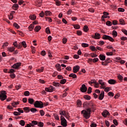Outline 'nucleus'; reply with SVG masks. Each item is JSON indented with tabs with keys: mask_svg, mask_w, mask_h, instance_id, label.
<instances>
[{
	"mask_svg": "<svg viewBox=\"0 0 127 127\" xmlns=\"http://www.w3.org/2000/svg\"><path fill=\"white\" fill-rule=\"evenodd\" d=\"M83 105V107H88L85 110H83L81 111V114H83L84 118L87 120L91 116V112H95L96 111V105L92 102L89 103L84 102Z\"/></svg>",
	"mask_w": 127,
	"mask_h": 127,
	"instance_id": "1",
	"label": "nucleus"
},
{
	"mask_svg": "<svg viewBox=\"0 0 127 127\" xmlns=\"http://www.w3.org/2000/svg\"><path fill=\"white\" fill-rule=\"evenodd\" d=\"M7 98L6 91L4 90L1 91L0 92V100L1 101H4Z\"/></svg>",
	"mask_w": 127,
	"mask_h": 127,
	"instance_id": "2",
	"label": "nucleus"
},
{
	"mask_svg": "<svg viewBox=\"0 0 127 127\" xmlns=\"http://www.w3.org/2000/svg\"><path fill=\"white\" fill-rule=\"evenodd\" d=\"M34 106L35 108H40V109H42L43 108V102L41 101H36L34 104Z\"/></svg>",
	"mask_w": 127,
	"mask_h": 127,
	"instance_id": "3",
	"label": "nucleus"
},
{
	"mask_svg": "<svg viewBox=\"0 0 127 127\" xmlns=\"http://www.w3.org/2000/svg\"><path fill=\"white\" fill-rule=\"evenodd\" d=\"M102 39H104L105 40H109V41H111V42H114V41H115L114 38L107 35H104L102 37Z\"/></svg>",
	"mask_w": 127,
	"mask_h": 127,
	"instance_id": "4",
	"label": "nucleus"
},
{
	"mask_svg": "<svg viewBox=\"0 0 127 127\" xmlns=\"http://www.w3.org/2000/svg\"><path fill=\"white\" fill-rule=\"evenodd\" d=\"M61 124L63 127H66L67 126V121H66V119H65V118L62 116L61 117Z\"/></svg>",
	"mask_w": 127,
	"mask_h": 127,
	"instance_id": "5",
	"label": "nucleus"
},
{
	"mask_svg": "<svg viewBox=\"0 0 127 127\" xmlns=\"http://www.w3.org/2000/svg\"><path fill=\"white\" fill-rule=\"evenodd\" d=\"M80 90L82 93H86L87 90V87H86V85L82 84L80 88Z\"/></svg>",
	"mask_w": 127,
	"mask_h": 127,
	"instance_id": "6",
	"label": "nucleus"
},
{
	"mask_svg": "<svg viewBox=\"0 0 127 127\" xmlns=\"http://www.w3.org/2000/svg\"><path fill=\"white\" fill-rule=\"evenodd\" d=\"M55 90V88L54 87H53V86H52L51 85H50L49 88L48 87H46L45 88V91L46 92H49V93L52 92Z\"/></svg>",
	"mask_w": 127,
	"mask_h": 127,
	"instance_id": "7",
	"label": "nucleus"
},
{
	"mask_svg": "<svg viewBox=\"0 0 127 127\" xmlns=\"http://www.w3.org/2000/svg\"><path fill=\"white\" fill-rule=\"evenodd\" d=\"M21 65V63H17L15 64H14L12 67L13 68V69H18L19 67Z\"/></svg>",
	"mask_w": 127,
	"mask_h": 127,
	"instance_id": "8",
	"label": "nucleus"
},
{
	"mask_svg": "<svg viewBox=\"0 0 127 127\" xmlns=\"http://www.w3.org/2000/svg\"><path fill=\"white\" fill-rule=\"evenodd\" d=\"M92 37L94 39H100L101 38V34L99 33H95V35H92Z\"/></svg>",
	"mask_w": 127,
	"mask_h": 127,
	"instance_id": "9",
	"label": "nucleus"
},
{
	"mask_svg": "<svg viewBox=\"0 0 127 127\" xmlns=\"http://www.w3.org/2000/svg\"><path fill=\"white\" fill-rule=\"evenodd\" d=\"M79 70H80V66L79 65H75L73 68V73H77V72H79Z\"/></svg>",
	"mask_w": 127,
	"mask_h": 127,
	"instance_id": "10",
	"label": "nucleus"
},
{
	"mask_svg": "<svg viewBox=\"0 0 127 127\" xmlns=\"http://www.w3.org/2000/svg\"><path fill=\"white\" fill-rule=\"evenodd\" d=\"M102 115L103 116V117H104V118H107V117H108V116L110 115V113L108 112V111L107 110H105L102 113Z\"/></svg>",
	"mask_w": 127,
	"mask_h": 127,
	"instance_id": "11",
	"label": "nucleus"
},
{
	"mask_svg": "<svg viewBox=\"0 0 127 127\" xmlns=\"http://www.w3.org/2000/svg\"><path fill=\"white\" fill-rule=\"evenodd\" d=\"M98 84H100L101 85V89H105L106 88V86H105V82H103L102 80H99L98 81Z\"/></svg>",
	"mask_w": 127,
	"mask_h": 127,
	"instance_id": "12",
	"label": "nucleus"
},
{
	"mask_svg": "<svg viewBox=\"0 0 127 127\" xmlns=\"http://www.w3.org/2000/svg\"><path fill=\"white\" fill-rule=\"evenodd\" d=\"M104 97H105V92H104V91H102L99 95V99L101 100H103V99H104Z\"/></svg>",
	"mask_w": 127,
	"mask_h": 127,
	"instance_id": "13",
	"label": "nucleus"
},
{
	"mask_svg": "<svg viewBox=\"0 0 127 127\" xmlns=\"http://www.w3.org/2000/svg\"><path fill=\"white\" fill-rule=\"evenodd\" d=\"M116 82L115 79H110L108 80V83L110 84V85H114V84H116Z\"/></svg>",
	"mask_w": 127,
	"mask_h": 127,
	"instance_id": "14",
	"label": "nucleus"
},
{
	"mask_svg": "<svg viewBox=\"0 0 127 127\" xmlns=\"http://www.w3.org/2000/svg\"><path fill=\"white\" fill-rule=\"evenodd\" d=\"M99 59L100 60H101V61H105L106 60V56L103 54H100L99 55Z\"/></svg>",
	"mask_w": 127,
	"mask_h": 127,
	"instance_id": "15",
	"label": "nucleus"
},
{
	"mask_svg": "<svg viewBox=\"0 0 127 127\" xmlns=\"http://www.w3.org/2000/svg\"><path fill=\"white\" fill-rule=\"evenodd\" d=\"M19 6H18V4H13L12 6V8H13L14 10H17V9H18Z\"/></svg>",
	"mask_w": 127,
	"mask_h": 127,
	"instance_id": "16",
	"label": "nucleus"
},
{
	"mask_svg": "<svg viewBox=\"0 0 127 127\" xmlns=\"http://www.w3.org/2000/svg\"><path fill=\"white\" fill-rule=\"evenodd\" d=\"M15 49V48H14V47H8L7 51H8L9 52H13Z\"/></svg>",
	"mask_w": 127,
	"mask_h": 127,
	"instance_id": "17",
	"label": "nucleus"
},
{
	"mask_svg": "<svg viewBox=\"0 0 127 127\" xmlns=\"http://www.w3.org/2000/svg\"><path fill=\"white\" fill-rule=\"evenodd\" d=\"M40 29H41V26L38 25L35 27L34 31L36 32H38V31H39V30H40Z\"/></svg>",
	"mask_w": 127,
	"mask_h": 127,
	"instance_id": "18",
	"label": "nucleus"
},
{
	"mask_svg": "<svg viewBox=\"0 0 127 127\" xmlns=\"http://www.w3.org/2000/svg\"><path fill=\"white\" fill-rule=\"evenodd\" d=\"M52 14V12H50V11L47 10L45 12V15L46 16H50Z\"/></svg>",
	"mask_w": 127,
	"mask_h": 127,
	"instance_id": "19",
	"label": "nucleus"
},
{
	"mask_svg": "<svg viewBox=\"0 0 127 127\" xmlns=\"http://www.w3.org/2000/svg\"><path fill=\"white\" fill-rule=\"evenodd\" d=\"M29 18L31 19V20H35V19H36V16L35 15H30Z\"/></svg>",
	"mask_w": 127,
	"mask_h": 127,
	"instance_id": "20",
	"label": "nucleus"
},
{
	"mask_svg": "<svg viewBox=\"0 0 127 127\" xmlns=\"http://www.w3.org/2000/svg\"><path fill=\"white\" fill-rule=\"evenodd\" d=\"M69 77H72V79H76V78H77V75L75 74L71 73L69 75Z\"/></svg>",
	"mask_w": 127,
	"mask_h": 127,
	"instance_id": "21",
	"label": "nucleus"
},
{
	"mask_svg": "<svg viewBox=\"0 0 127 127\" xmlns=\"http://www.w3.org/2000/svg\"><path fill=\"white\" fill-rule=\"evenodd\" d=\"M28 103L30 104V105H33V103H34V99L32 98H29L28 99Z\"/></svg>",
	"mask_w": 127,
	"mask_h": 127,
	"instance_id": "22",
	"label": "nucleus"
},
{
	"mask_svg": "<svg viewBox=\"0 0 127 127\" xmlns=\"http://www.w3.org/2000/svg\"><path fill=\"white\" fill-rule=\"evenodd\" d=\"M53 86H55V87H60V86H61V84H60V83L55 82H53Z\"/></svg>",
	"mask_w": 127,
	"mask_h": 127,
	"instance_id": "23",
	"label": "nucleus"
},
{
	"mask_svg": "<svg viewBox=\"0 0 127 127\" xmlns=\"http://www.w3.org/2000/svg\"><path fill=\"white\" fill-rule=\"evenodd\" d=\"M120 21V24H121L122 25H125L126 24V22H125V20L123 19H120L119 20Z\"/></svg>",
	"mask_w": 127,
	"mask_h": 127,
	"instance_id": "24",
	"label": "nucleus"
},
{
	"mask_svg": "<svg viewBox=\"0 0 127 127\" xmlns=\"http://www.w3.org/2000/svg\"><path fill=\"white\" fill-rule=\"evenodd\" d=\"M88 30H89L88 26L85 25L83 27V31H84V32H88Z\"/></svg>",
	"mask_w": 127,
	"mask_h": 127,
	"instance_id": "25",
	"label": "nucleus"
},
{
	"mask_svg": "<svg viewBox=\"0 0 127 127\" xmlns=\"http://www.w3.org/2000/svg\"><path fill=\"white\" fill-rule=\"evenodd\" d=\"M33 28H34V25L32 24H31L28 27L29 30L30 31H31V30H32V29H33Z\"/></svg>",
	"mask_w": 127,
	"mask_h": 127,
	"instance_id": "26",
	"label": "nucleus"
},
{
	"mask_svg": "<svg viewBox=\"0 0 127 127\" xmlns=\"http://www.w3.org/2000/svg\"><path fill=\"white\" fill-rule=\"evenodd\" d=\"M84 99H85V100H91V97L90 96L85 95L83 96Z\"/></svg>",
	"mask_w": 127,
	"mask_h": 127,
	"instance_id": "27",
	"label": "nucleus"
},
{
	"mask_svg": "<svg viewBox=\"0 0 127 127\" xmlns=\"http://www.w3.org/2000/svg\"><path fill=\"white\" fill-rule=\"evenodd\" d=\"M56 67L58 71H61V65H60V64H57L56 65Z\"/></svg>",
	"mask_w": 127,
	"mask_h": 127,
	"instance_id": "28",
	"label": "nucleus"
},
{
	"mask_svg": "<svg viewBox=\"0 0 127 127\" xmlns=\"http://www.w3.org/2000/svg\"><path fill=\"white\" fill-rule=\"evenodd\" d=\"M43 70H44V67L42 66L41 69H36V71L39 72V73H41V72H43Z\"/></svg>",
	"mask_w": 127,
	"mask_h": 127,
	"instance_id": "29",
	"label": "nucleus"
},
{
	"mask_svg": "<svg viewBox=\"0 0 127 127\" xmlns=\"http://www.w3.org/2000/svg\"><path fill=\"white\" fill-rule=\"evenodd\" d=\"M112 35L114 37H117V36H118V32L116 31H113L112 32Z\"/></svg>",
	"mask_w": 127,
	"mask_h": 127,
	"instance_id": "30",
	"label": "nucleus"
},
{
	"mask_svg": "<svg viewBox=\"0 0 127 127\" xmlns=\"http://www.w3.org/2000/svg\"><path fill=\"white\" fill-rule=\"evenodd\" d=\"M46 33H47V34H50V33H51V32L50 31V29L49 28V27L46 28Z\"/></svg>",
	"mask_w": 127,
	"mask_h": 127,
	"instance_id": "31",
	"label": "nucleus"
},
{
	"mask_svg": "<svg viewBox=\"0 0 127 127\" xmlns=\"http://www.w3.org/2000/svg\"><path fill=\"white\" fill-rule=\"evenodd\" d=\"M66 113V112H65V111H62V110L60 111V115H61L62 116H65Z\"/></svg>",
	"mask_w": 127,
	"mask_h": 127,
	"instance_id": "32",
	"label": "nucleus"
},
{
	"mask_svg": "<svg viewBox=\"0 0 127 127\" xmlns=\"http://www.w3.org/2000/svg\"><path fill=\"white\" fill-rule=\"evenodd\" d=\"M24 95L26 97H28V96H29V95H30V92H29V91H26L24 92Z\"/></svg>",
	"mask_w": 127,
	"mask_h": 127,
	"instance_id": "33",
	"label": "nucleus"
},
{
	"mask_svg": "<svg viewBox=\"0 0 127 127\" xmlns=\"http://www.w3.org/2000/svg\"><path fill=\"white\" fill-rule=\"evenodd\" d=\"M66 80L65 79H63L61 80L60 81V84H62V85H64V84H65L66 82Z\"/></svg>",
	"mask_w": 127,
	"mask_h": 127,
	"instance_id": "34",
	"label": "nucleus"
},
{
	"mask_svg": "<svg viewBox=\"0 0 127 127\" xmlns=\"http://www.w3.org/2000/svg\"><path fill=\"white\" fill-rule=\"evenodd\" d=\"M64 117L66 118L67 120H69L70 119V116L69 115V113L68 112H66L65 114L64 115Z\"/></svg>",
	"mask_w": 127,
	"mask_h": 127,
	"instance_id": "35",
	"label": "nucleus"
},
{
	"mask_svg": "<svg viewBox=\"0 0 127 127\" xmlns=\"http://www.w3.org/2000/svg\"><path fill=\"white\" fill-rule=\"evenodd\" d=\"M106 25H107L108 26H112V25L113 24L112 23V22L110 21H107L106 23Z\"/></svg>",
	"mask_w": 127,
	"mask_h": 127,
	"instance_id": "36",
	"label": "nucleus"
},
{
	"mask_svg": "<svg viewBox=\"0 0 127 127\" xmlns=\"http://www.w3.org/2000/svg\"><path fill=\"white\" fill-rule=\"evenodd\" d=\"M90 49L92 50V51H97V49H96V47L95 46H92L90 47Z\"/></svg>",
	"mask_w": 127,
	"mask_h": 127,
	"instance_id": "37",
	"label": "nucleus"
},
{
	"mask_svg": "<svg viewBox=\"0 0 127 127\" xmlns=\"http://www.w3.org/2000/svg\"><path fill=\"white\" fill-rule=\"evenodd\" d=\"M81 46L84 48L89 47V44H88L87 43H82Z\"/></svg>",
	"mask_w": 127,
	"mask_h": 127,
	"instance_id": "38",
	"label": "nucleus"
},
{
	"mask_svg": "<svg viewBox=\"0 0 127 127\" xmlns=\"http://www.w3.org/2000/svg\"><path fill=\"white\" fill-rule=\"evenodd\" d=\"M20 125L21 126H22V127H24L25 125V122H24V121L23 120H21L20 121Z\"/></svg>",
	"mask_w": 127,
	"mask_h": 127,
	"instance_id": "39",
	"label": "nucleus"
},
{
	"mask_svg": "<svg viewBox=\"0 0 127 127\" xmlns=\"http://www.w3.org/2000/svg\"><path fill=\"white\" fill-rule=\"evenodd\" d=\"M22 46H23L24 48H26L27 47V45H26V42H25V41H23L22 42Z\"/></svg>",
	"mask_w": 127,
	"mask_h": 127,
	"instance_id": "40",
	"label": "nucleus"
},
{
	"mask_svg": "<svg viewBox=\"0 0 127 127\" xmlns=\"http://www.w3.org/2000/svg\"><path fill=\"white\" fill-rule=\"evenodd\" d=\"M46 20H47V21H49V22H52V18H51V17H46Z\"/></svg>",
	"mask_w": 127,
	"mask_h": 127,
	"instance_id": "41",
	"label": "nucleus"
},
{
	"mask_svg": "<svg viewBox=\"0 0 127 127\" xmlns=\"http://www.w3.org/2000/svg\"><path fill=\"white\" fill-rule=\"evenodd\" d=\"M13 26H14V27H15V28H17V29H18V28H19V25H18V24L16 23H13Z\"/></svg>",
	"mask_w": 127,
	"mask_h": 127,
	"instance_id": "42",
	"label": "nucleus"
},
{
	"mask_svg": "<svg viewBox=\"0 0 127 127\" xmlns=\"http://www.w3.org/2000/svg\"><path fill=\"white\" fill-rule=\"evenodd\" d=\"M54 117L55 119H56V120H57V121H59V116H58V115L55 114H54Z\"/></svg>",
	"mask_w": 127,
	"mask_h": 127,
	"instance_id": "43",
	"label": "nucleus"
},
{
	"mask_svg": "<svg viewBox=\"0 0 127 127\" xmlns=\"http://www.w3.org/2000/svg\"><path fill=\"white\" fill-rule=\"evenodd\" d=\"M44 126V124H43V123L42 122H39L38 124V127H43Z\"/></svg>",
	"mask_w": 127,
	"mask_h": 127,
	"instance_id": "44",
	"label": "nucleus"
},
{
	"mask_svg": "<svg viewBox=\"0 0 127 127\" xmlns=\"http://www.w3.org/2000/svg\"><path fill=\"white\" fill-rule=\"evenodd\" d=\"M95 83H96V80H91V81L88 82V84H89V85H92V84H95Z\"/></svg>",
	"mask_w": 127,
	"mask_h": 127,
	"instance_id": "45",
	"label": "nucleus"
},
{
	"mask_svg": "<svg viewBox=\"0 0 127 127\" xmlns=\"http://www.w3.org/2000/svg\"><path fill=\"white\" fill-rule=\"evenodd\" d=\"M82 33L80 30H77L76 31V34H77V35H78L79 36L82 35Z\"/></svg>",
	"mask_w": 127,
	"mask_h": 127,
	"instance_id": "46",
	"label": "nucleus"
},
{
	"mask_svg": "<svg viewBox=\"0 0 127 127\" xmlns=\"http://www.w3.org/2000/svg\"><path fill=\"white\" fill-rule=\"evenodd\" d=\"M30 111L32 113H36V112H37V109L35 108H31Z\"/></svg>",
	"mask_w": 127,
	"mask_h": 127,
	"instance_id": "47",
	"label": "nucleus"
},
{
	"mask_svg": "<svg viewBox=\"0 0 127 127\" xmlns=\"http://www.w3.org/2000/svg\"><path fill=\"white\" fill-rule=\"evenodd\" d=\"M67 38H64L63 39V44H66L67 43Z\"/></svg>",
	"mask_w": 127,
	"mask_h": 127,
	"instance_id": "48",
	"label": "nucleus"
},
{
	"mask_svg": "<svg viewBox=\"0 0 127 127\" xmlns=\"http://www.w3.org/2000/svg\"><path fill=\"white\" fill-rule=\"evenodd\" d=\"M118 11H119L120 12H124V11H125V8H119Z\"/></svg>",
	"mask_w": 127,
	"mask_h": 127,
	"instance_id": "49",
	"label": "nucleus"
},
{
	"mask_svg": "<svg viewBox=\"0 0 127 127\" xmlns=\"http://www.w3.org/2000/svg\"><path fill=\"white\" fill-rule=\"evenodd\" d=\"M88 94H91L92 93V87H89L87 90Z\"/></svg>",
	"mask_w": 127,
	"mask_h": 127,
	"instance_id": "50",
	"label": "nucleus"
},
{
	"mask_svg": "<svg viewBox=\"0 0 127 127\" xmlns=\"http://www.w3.org/2000/svg\"><path fill=\"white\" fill-rule=\"evenodd\" d=\"M44 14H45L44 13V12H43V11H42L39 14V15H40V17H44Z\"/></svg>",
	"mask_w": 127,
	"mask_h": 127,
	"instance_id": "51",
	"label": "nucleus"
},
{
	"mask_svg": "<svg viewBox=\"0 0 127 127\" xmlns=\"http://www.w3.org/2000/svg\"><path fill=\"white\" fill-rule=\"evenodd\" d=\"M40 113L42 117H43V116H44V115L45 114V113H44V111H43V110H40Z\"/></svg>",
	"mask_w": 127,
	"mask_h": 127,
	"instance_id": "52",
	"label": "nucleus"
},
{
	"mask_svg": "<svg viewBox=\"0 0 127 127\" xmlns=\"http://www.w3.org/2000/svg\"><path fill=\"white\" fill-rule=\"evenodd\" d=\"M108 96H109L110 97H114V93L112 92H109L108 93Z\"/></svg>",
	"mask_w": 127,
	"mask_h": 127,
	"instance_id": "53",
	"label": "nucleus"
},
{
	"mask_svg": "<svg viewBox=\"0 0 127 127\" xmlns=\"http://www.w3.org/2000/svg\"><path fill=\"white\" fill-rule=\"evenodd\" d=\"M74 28L75 29H80V25L78 24L75 25L74 26Z\"/></svg>",
	"mask_w": 127,
	"mask_h": 127,
	"instance_id": "54",
	"label": "nucleus"
},
{
	"mask_svg": "<svg viewBox=\"0 0 127 127\" xmlns=\"http://www.w3.org/2000/svg\"><path fill=\"white\" fill-rule=\"evenodd\" d=\"M98 56V55H97V54H91V57H92V58H94L95 57H97Z\"/></svg>",
	"mask_w": 127,
	"mask_h": 127,
	"instance_id": "55",
	"label": "nucleus"
},
{
	"mask_svg": "<svg viewBox=\"0 0 127 127\" xmlns=\"http://www.w3.org/2000/svg\"><path fill=\"white\" fill-rule=\"evenodd\" d=\"M106 55H107V56H113V52H107L106 53Z\"/></svg>",
	"mask_w": 127,
	"mask_h": 127,
	"instance_id": "56",
	"label": "nucleus"
},
{
	"mask_svg": "<svg viewBox=\"0 0 127 127\" xmlns=\"http://www.w3.org/2000/svg\"><path fill=\"white\" fill-rule=\"evenodd\" d=\"M118 78L119 79V80H120V81H123V76L121 75H118Z\"/></svg>",
	"mask_w": 127,
	"mask_h": 127,
	"instance_id": "57",
	"label": "nucleus"
},
{
	"mask_svg": "<svg viewBox=\"0 0 127 127\" xmlns=\"http://www.w3.org/2000/svg\"><path fill=\"white\" fill-rule=\"evenodd\" d=\"M13 45H14V47H18V45H17V42H14L13 43Z\"/></svg>",
	"mask_w": 127,
	"mask_h": 127,
	"instance_id": "58",
	"label": "nucleus"
},
{
	"mask_svg": "<svg viewBox=\"0 0 127 127\" xmlns=\"http://www.w3.org/2000/svg\"><path fill=\"white\" fill-rule=\"evenodd\" d=\"M13 115H14V116H20V113L19 112H14Z\"/></svg>",
	"mask_w": 127,
	"mask_h": 127,
	"instance_id": "59",
	"label": "nucleus"
},
{
	"mask_svg": "<svg viewBox=\"0 0 127 127\" xmlns=\"http://www.w3.org/2000/svg\"><path fill=\"white\" fill-rule=\"evenodd\" d=\"M61 2L59 1V0H56V5H60Z\"/></svg>",
	"mask_w": 127,
	"mask_h": 127,
	"instance_id": "60",
	"label": "nucleus"
},
{
	"mask_svg": "<svg viewBox=\"0 0 127 127\" xmlns=\"http://www.w3.org/2000/svg\"><path fill=\"white\" fill-rule=\"evenodd\" d=\"M41 54L42 56H45V55H46V53L45 52V51H42L41 52Z\"/></svg>",
	"mask_w": 127,
	"mask_h": 127,
	"instance_id": "61",
	"label": "nucleus"
},
{
	"mask_svg": "<svg viewBox=\"0 0 127 127\" xmlns=\"http://www.w3.org/2000/svg\"><path fill=\"white\" fill-rule=\"evenodd\" d=\"M10 76L12 79H14V78H15V74L14 73H12L10 74Z\"/></svg>",
	"mask_w": 127,
	"mask_h": 127,
	"instance_id": "62",
	"label": "nucleus"
},
{
	"mask_svg": "<svg viewBox=\"0 0 127 127\" xmlns=\"http://www.w3.org/2000/svg\"><path fill=\"white\" fill-rule=\"evenodd\" d=\"M105 92H106V93H108V92H109V91H110V87H105V89H104Z\"/></svg>",
	"mask_w": 127,
	"mask_h": 127,
	"instance_id": "63",
	"label": "nucleus"
},
{
	"mask_svg": "<svg viewBox=\"0 0 127 127\" xmlns=\"http://www.w3.org/2000/svg\"><path fill=\"white\" fill-rule=\"evenodd\" d=\"M91 127H97V124H95V123H92L91 124V125H90Z\"/></svg>",
	"mask_w": 127,
	"mask_h": 127,
	"instance_id": "64",
	"label": "nucleus"
}]
</instances>
